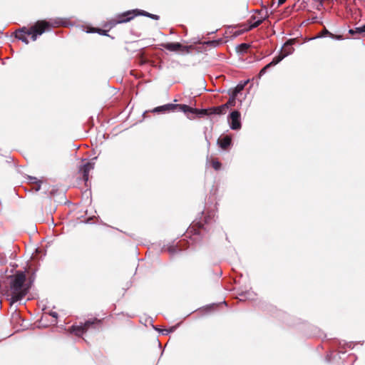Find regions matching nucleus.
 <instances>
[{"label": "nucleus", "mask_w": 365, "mask_h": 365, "mask_svg": "<svg viewBox=\"0 0 365 365\" xmlns=\"http://www.w3.org/2000/svg\"><path fill=\"white\" fill-rule=\"evenodd\" d=\"M239 296L241 297L240 299V301L252 300L255 297V293L252 291L248 290L242 292L239 294Z\"/></svg>", "instance_id": "obj_17"}, {"label": "nucleus", "mask_w": 365, "mask_h": 365, "mask_svg": "<svg viewBox=\"0 0 365 365\" xmlns=\"http://www.w3.org/2000/svg\"><path fill=\"white\" fill-rule=\"evenodd\" d=\"M349 34L354 36L356 34H361L365 36V24L361 26L355 27L349 30Z\"/></svg>", "instance_id": "obj_18"}, {"label": "nucleus", "mask_w": 365, "mask_h": 365, "mask_svg": "<svg viewBox=\"0 0 365 365\" xmlns=\"http://www.w3.org/2000/svg\"><path fill=\"white\" fill-rule=\"evenodd\" d=\"M168 331H169V334L171 333V332H173L175 329V327H170V329H168Z\"/></svg>", "instance_id": "obj_35"}, {"label": "nucleus", "mask_w": 365, "mask_h": 365, "mask_svg": "<svg viewBox=\"0 0 365 365\" xmlns=\"http://www.w3.org/2000/svg\"><path fill=\"white\" fill-rule=\"evenodd\" d=\"M208 110H209V113H207V112L206 114L219 115H223V114H225L227 110V106L222 104L220 106L212 107V108H209ZM202 115H205V113H202Z\"/></svg>", "instance_id": "obj_14"}, {"label": "nucleus", "mask_w": 365, "mask_h": 365, "mask_svg": "<svg viewBox=\"0 0 365 365\" xmlns=\"http://www.w3.org/2000/svg\"><path fill=\"white\" fill-rule=\"evenodd\" d=\"M27 179L29 180V182L31 184H37V182H41L39 180H38L36 177L30 176L29 175L27 177Z\"/></svg>", "instance_id": "obj_27"}, {"label": "nucleus", "mask_w": 365, "mask_h": 365, "mask_svg": "<svg viewBox=\"0 0 365 365\" xmlns=\"http://www.w3.org/2000/svg\"><path fill=\"white\" fill-rule=\"evenodd\" d=\"M96 32L102 36H108V31L104 29H98V31Z\"/></svg>", "instance_id": "obj_28"}, {"label": "nucleus", "mask_w": 365, "mask_h": 365, "mask_svg": "<svg viewBox=\"0 0 365 365\" xmlns=\"http://www.w3.org/2000/svg\"><path fill=\"white\" fill-rule=\"evenodd\" d=\"M33 190H34L36 192L39 191L41 190V182H37V184H34Z\"/></svg>", "instance_id": "obj_29"}, {"label": "nucleus", "mask_w": 365, "mask_h": 365, "mask_svg": "<svg viewBox=\"0 0 365 365\" xmlns=\"http://www.w3.org/2000/svg\"><path fill=\"white\" fill-rule=\"evenodd\" d=\"M170 51H189V47L183 46L179 42L163 43L160 45Z\"/></svg>", "instance_id": "obj_7"}, {"label": "nucleus", "mask_w": 365, "mask_h": 365, "mask_svg": "<svg viewBox=\"0 0 365 365\" xmlns=\"http://www.w3.org/2000/svg\"><path fill=\"white\" fill-rule=\"evenodd\" d=\"M230 128L234 130H238L242 127L241 113L237 110H232L227 116Z\"/></svg>", "instance_id": "obj_5"}, {"label": "nucleus", "mask_w": 365, "mask_h": 365, "mask_svg": "<svg viewBox=\"0 0 365 365\" xmlns=\"http://www.w3.org/2000/svg\"><path fill=\"white\" fill-rule=\"evenodd\" d=\"M49 315L51 316L52 317L55 318V319H57L58 318V313L56 312H50L49 313Z\"/></svg>", "instance_id": "obj_32"}, {"label": "nucleus", "mask_w": 365, "mask_h": 365, "mask_svg": "<svg viewBox=\"0 0 365 365\" xmlns=\"http://www.w3.org/2000/svg\"><path fill=\"white\" fill-rule=\"evenodd\" d=\"M222 42V40L221 38L217 39V40H209L206 41L205 43L207 46H212V47H217L220 46Z\"/></svg>", "instance_id": "obj_23"}, {"label": "nucleus", "mask_w": 365, "mask_h": 365, "mask_svg": "<svg viewBox=\"0 0 365 365\" xmlns=\"http://www.w3.org/2000/svg\"><path fill=\"white\" fill-rule=\"evenodd\" d=\"M136 11H138V9L128 10L117 14L115 17L117 20H118L119 23H127L133 20L135 16H138V14H136Z\"/></svg>", "instance_id": "obj_6"}, {"label": "nucleus", "mask_w": 365, "mask_h": 365, "mask_svg": "<svg viewBox=\"0 0 365 365\" xmlns=\"http://www.w3.org/2000/svg\"><path fill=\"white\" fill-rule=\"evenodd\" d=\"M9 279L10 290L11 292L10 302L11 304H14L22 299L27 294L34 282V278H31L29 282L26 283V276L25 272L17 271L14 274L11 275Z\"/></svg>", "instance_id": "obj_2"}, {"label": "nucleus", "mask_w": 365, "mask_h": 365, "mask_svg": "<svg viewBox=\"0 0 365 365\" xmlns=\"http://www.w3.org/2000/svg\"><path fill=\"white\" fill-rule=\"evenodd\" d=\"M229 95H230V98H229L228 101L226 103H225V105L227 106V109L229 108L230 106H235L236 97H237V96H235V93L229 92Z\"/></svg>", "instance_id": "obj_22"}, {"label": "nucleus", "mask_w": 365, "mask_h": 365, "mask_svg": "<svg viewBox=\"0 0 365 365\" xmlns=\"http://www.w3.org/2000/svg\"><path fill=\"white\" fill-rule=\"evenodd\" d=\"M177 106H175V103H167L154 108L152 111L155 113H168L176 111Z\"/></svg>", "instance_id": "obj_11"}, {"label": "nucleus", "mask_w": 365, "mask_h": 365, "mask_svg": "<svg viewBox=\"0 0 365 365\" xmlns=\"http://www.w3.org/2000/svg\"><path fill=\"white\" fill-rule=\"evenodd\" d=\"M153 329L157 331H159L161 330L160 329L158 328L157 327H155V326H153Z\"/></svg>", "instance_id": "obj_37"}, {"label": "nucleus", "mask_w": 365, "mask_h": 365, "mask_svg": "<svg viewBox=\"0 0 365 365\" xmlns=\"http://www.w3.org/2000/svg\"><path fill=\"white\" fill-rule=\"evenodd\" d=\"M0 34H2V31L0 30Z\"/></svg>", "instance_id": "obj_40"}, {"label": "nucleus", "mask_w": 365, "mask_h": 365, "mask_svg": "<svg viewBox=\"0 0 365 365\" xmlns=\"http://www.w3.org/2000/svg\"><path fill=\"white\" fill-rule=\"evenodd\" d=\"M212 166L215 170H220L222 167V163L217 160H213L212 161Z\"/></svg>", "instance_id": "obj_25"}, {"label": "nucleus", "mask_w": 365, "mask_h": 365, "mask_svg": "<svg viewBox=\"0 0 365 365\" xmlns=\"http://www.w3.org/2000/svg\"><path fill=\"white\" fill-rule=\"evenodd\" d=\"M205 211H202L199 215V218H196L187 228L184 235V238L175 245H170L168 247V252L171 255L177 254L186 250L192 244H198L201 242L204 232L206 231L205 225L211 224L215 221V212L207 211L205 216H203Z\"/></svg>", "instance_id": "obj_1"}, {"label": "nucleus", "mask_w": 365, "mask_h": 365, "mask_svg": "<svg viewBox=\"0 0 365 365\" xmlns=\"http://www.w3.org/2000/svg\"><path fill=\"white\" fill-rule=\"evenodd\" d=\"M265 19V17L257 19L255 16H252L249 20L250 26L248 30L253 29L259 26Z\"/></svg>", "instance_id": "obj_16"}, {"label": "nucleus", "mask_w": 365, "mask_h": 365, "mask_svg": "<svg viewBox=\"0 0 365 365\" xmlns=\"http://www.w3.org/2000/svg\"><path fill=\"white\" fill-rule=\"evenodd\" d=\"M71 25L69 19L66 18L58 17L50 19L48 21L41 20L38 21L34 26L28 29L26 33L29 36H31V40L35 41L38 36L42 35L46 31H49L51 28L59 26L68 27Z\"/></svg>", "instance_id": "obj_3"}, {"label": "nucleus", "mask_w": 365, "mask_h": 365, "mask_svg": "<svg viewBox=\"0 0 365 365\" xmlns=\"http://www.w3.org/2000/svg\"><path fill=\"white\" fill-rule=\"evenodd\" d=\"M291 40H287L281 48V53L279 55H286V57L291 55L294 51L292 47Z\"/></svg>", "instance_id": "obj_15"}, {"label": "nucleus", "mask_w": 365, "mask_h": 365, "mask_svg": "<svg viewBox=\"0 0 365 365\" xmlns=\"http://www.w3.org/2000/svg\"><path fill=\"white\" fill-rule=\"evenodd\" d=\"M285 1L286 0H278L277 4L279 6H280L282 5Z\"/></svg>", "instance_id": "obj_34"}, {"label": "nucleus", "mask_w": 365, "mask_h": 365, "mask_svg": "<svg viewBox=\"0 0 365 365\" xmlns=\"http://www.w3.org/2000/svg\"><path fill=\"white\" fill-rule=\"evenodd\" d=\"M333 36H334V38H331L332 39L339 40V41L344 39L341 35H336V34H333Z\"/></svg>", "instance_id": "obj_30"}, {"label": "nucleus", "mask_w": 365, "mask_h": 365, "mask_svg": "<svg viewBox=\"0 0 365 365\" xmlns=\"http://www.w3.org/2000/svg\"><path fill=\"white\" fill-rule=\"evenodd\" d=\"M217 144L222 150H227L232 145V137L230 135L220 137L217 140Z\"/></svg>", "instance_id": "obj_13"}, {"label": "nucleus", "mask_w": 365, "mask_h": 365, "mask_svg": "<svg viewBox=\"0 0 365 365\" xmlns=\"http://www.w3.org/2000/svg\"><path fill=\"white\" fill-rule=\"evenodd\" d=\"M249 82V80H247L244 82H240L237 86L232 90L230 91V93H235V96H237L238 93L242 91L247 83Z\"/></svg>", "instance_id": "obj_21"}, {"label": "nucleus", "mask_w": 365, "mask_h": 365, "mask_svg": "<svg viewBox=\"0 0 365 365\" xmlns=\"http://www.w3.org/2000/svg\"><path fill=\"white\" fill-rule=\"evenodd\" d=\"M160 333H161L164 336H166L169 334V331L168 329H163L160 331Z\"/></svg>", "instance_id": "obj_31"}, {"label": "nucleus", "mask_w": 365, "mask_h": 365, "mask_svg": "<svg viewBox=\"0 0 365 365\" xmlns=\"http://www.w3.org/2000/svg\"><path fill=\"white\" fill-rule=\"evenodd\" d=\"M205 140H206V141H207V147H210V140L207 139V135H205Z\"/></svg>", "instance_id": "obj_36"}, {"label": "nucleus", "mask_w": 365, "mask_h": 365, "mask_svg": "<svg viewBox=\"0 0 365 365\" xmlns=\"http://www.w3.org/2000/svg\"><path fill=\"white\" fill-rule=\"evenodd\" d=\"M96 159L97 157L92 158V161L86 163L85 164L82 165L79 168V172L82 174L83 180L86 182L88 180L90 170L94 168L95 163L93 161L96 160Z\"/></svg>", "instance_id": "obj_8"}, {"label": "nucleus", "mask_w": 365, "mask_h": 365, "mask_svg": "<svg viewBox=\"0 0 365 365\" xmlns=\"http://www.w3.org/2000/svg\"><path fill=\"white\" fill-rule=\"evenodd\" d=\"M250 46L247 43H242L239 44L236 47V51L240 54H243L247 52L248 49L250 48Z\"/></svg>", "instance_id": "obj_20"}, {"label": "nucleus", "mask_w": 365, "mask_h": 365, "mask_svg": "<svg viewBox=\"0 0 365 365\" xmlns=\"http://www.w3.org/2000/svg\"><path fill=\"white\" fill-rule=\"evenodd\" d=\"M216 31H217V30H216V31H212V32H211V34H214V33H215Z\"/></svg>", "instance_id": "obj_39"}, {"label": "nucleus", "mask_w": 365, "mask_h": 365, "mask_svg": "<svg viewBox=\"0 0 365 365\" xmlns=\"http://www.w3.org/2000/svg\"><path fill=\"white\" fill-rule=\"evenodd\" d=\"M136 14H138V16H146V17L150 18L154 20H158L160 19V16L158 15L153 14L148 11H145L141 10V9H138V11H136Z\"/></svg>", "instance_id": "obj_19"}, {"label": "nucleus", "mask_w": 365, "mask_h": 365, "mask_svg": "<svg viewBox=\"0 0 365 365\" xmlns=\"http://www.w3.org/2000/svg\"><path fill=\"white\" fill-rule=\"evenodd\" d=\"M120 24V23H119V21H118V20H117L116 17H115L113 19H110L106 24V26H109L110 29H112L114 26H115L117 24Z\"/></svg>", "instance_id": "obj_24"}, {"label": "nucleus", "mask_w": 365, "mask_h": 365, "mask_svg": "<svg viewBox=\"0 0 365 365\" xmlns=\"http://www.w3.org/2000/svg\"><path fill=\"white\" fill-rule=\"evenodd\" d=\"M286 57V55H277L272 60L271 62L267 63L266 66H264L259 72L258 78H261L262 76H264L268 69H269L272 67H274L277 64H278L279 62H281L284 58Z\"/></svg>", "instance_id": "obj_9"}, {"label": "nucleus", "mask_w": 365, "mask_h": 365, "mask_svg": "<svg viewBox=\"0 0 365 365\" xmlns=\"http://www.w3.org/2000/svg\"><path fill=\"white\" fill-rule=\"evenodd\" d=\"M326 36H329L330 38H334L333 34L331 33L330 31H329L327 29H324L322 31L321 35H319L318 37L322 38V37H326Z\"/></svg>", "instance_id": "obj_26"}, {"label": "nucleus", "mask_w": 365, "mask_h": 365, "mask_svg": "<svg viewBox=\"0 0 365 365\" xmlns=\"http://www.w3.org/2000/svg\"><path fill=\"white\" fill-rule=\"evenodd\" d=\"M28 31V29L25 26L21 27L17 30H16L11 36H14L16 39L21 41L26 44L29 43L27 36H29L26 33Z\"/></svg>", "instance_id": "obj_12"}, {"label": "nucleus", "mask_w": 365, "mask_h": 365, "mask_svg": "<svg viewBox=\"0 0 365 365\" xmlns=\"http://www.w3.org/2000/svg\"><path fill=\"white\" fill-rule=\"evenodd\" d=\"M214 306H215V304H210V305H207L205 307V309H207L208 311H210Z\"/></svg>", "instance_id": "obj_33"}, {"label": "nucleus", "mask_w": 365, "mask_h": 365, "mask_svg": "<svg viewBox=\"0 0 365 365\" xmlns=\"http://www.w3.org/2000/svg\"><path fill=\"white\" fill-rule=\"evenodd\" d=\"M102 322L101 319L97 318L89 319L84 323L81 322L79 324H73L70 328L69 331L71 333L74 334L78 336H82L90 327L96 324H101Z\"/></svg>", "instance_id": "obj_4"}, {"label": "nucleus", "mask_w": 365, "mask_h": 365, "mask_svg": "<svg viewBox=\"0 0 365 365\" xmlns=\"http://www.w3.org/2000/svg\"><path fill=\"white\" fill-rule=\"evenodd\" d=\"M223 304H225V305H227V302L225 301H223Z\"/></svg>", "instance_id": "obj_38"}, {"label": "nucleus", "mask_w": 365, "mask_h": 365, "mask_svg": "<svg viewBox=\"0 0 365 365\" xmlns=\"http://www.w3.org/2000/svg\"><path fill=\"white\" fill-rule=\"evenodd\" d=\"M175 106H178L176 107V110L183 112L184 113H197L199 115H202L203 113H207V110H198L197 108H193L186 104H175Z\"/></svg>", "instance_id": "obj_10"}]
</instances>
